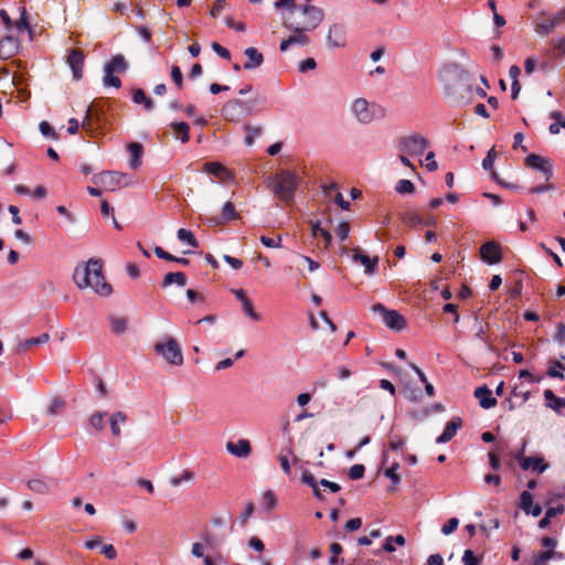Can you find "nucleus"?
I'll return each mask as SVG.
<instances>
[{"instance_id":"obj_51","label":"nucleus","mask_w":565,"mask_h":565,"mask_svg":"<svg viewBox=\"0 0 565 565\" xmlns=\"http://www.w3.org/2000/svg\"><path fill=\"white\" fill-rule=\"evenodd\" d=\"M263 504L265 505V508L267 510H271L276 507L277 504V498L276 495L274 494L273 491H266L264 494H263Z\"/></svg>"},{"instance_id":"obj_50","label":"nucleus","mask_w":565,"mask_h":565,"mask_svg":"<svg viewBox=\"0 0 565 565\" xmlns=\"http://www.w3.org/2000/svg\"><path fill=\"white\" fill-rule=\"evenodd\" d=\"M365 472V467L361 463L353 465L349 470V478L351 480H359L363 478Z\"/></svg>"},{"instance_id":"obj_48","label":"nucleus","mask_w":565,"mask_h":565,"mask_svg":"<svg viewBox=\"0 0 565 565\" xmlns=\"http://www.w3.org/2000/svg\"><path fill=\"white\" fill-rule=\"evenodd\" d=\"M396 191L401 194L404 193H413L415 191V186L409 180H399L396 184Z\"/></svg>"},{"instance_id":"obj_31","label":"nucleus","mask_w":565,"mask_h":565,"mask_svg":"<svg viewBox=\"0 0 565 565\" xmlns=\"http://www.w3.org/2000/svg\"><path fill=\"white\" fill-rule=\"evenodd\" d=\"M26 486L31 491L39 494H46L50 492L51 489L50 483L45 479L40 478L30 479L26 482Z\"/></svg>"},{"instance_id":"obj_9","label":"nucleus","mask_w":565,"mask_h":565,"mask_svg":"<svg viewBox=\"0 0 565 565\" xmlns=\"http://www.w3.org/2000/svg\"><path fill=\"white\" fill-rule=\"evenodd\" d=\"M524 166L542 172L546 181L553 177V161L550 158L531 153L524 159Z\"/></svg>"},{"instance_id":"obj_14","label":"nucleus","mask_w":565,"mask_h":565,"mask_svg":"<svg viewBox=\"0 0 565 565\" xmlns=\"http://www.w3.org/2000/svg\"><path fill=\"white\" fill-rule=\"evenodd\" d=\"M327 43L330 47H343L347 44V30L343 24L334 23L330 26L327 35Z\"/></svg>"},{"instance_id":"obj_26","label":"nucleus","mask_w":565,"mask_h":565,"mask_svg":"<svg viewBox=\"0 0 565 565\" xmlns=\"http://www.w3.org/2000/svg\"><path fill=\"white\" fill-rule=\"evenodd\" d=\"M353 260L354 262H360L363 266H364V271L365 274H369V275H372L375 270V267L377 265V257L375 258H370L369 256L366 255H362L360 254L358 250H355V253L353 254Z\"/></svg>"},{"instance_id":"obj_25","label":"nucleus","mask_w":565,"mask_h":565,"mask_svg":"<svg viewBox=\"0 0 565 565\" xmlns=\"http://www.w3.org/2000/svg\"><path fill=\"white\" fill-rule=\"evenodd\" d=\"M401 220L405 225L412 226V227L418 226V225L425 226V224H426L425 220L416 211H413V210H408V211L401 213Z\"/></svg>"},{"instance_id":"obj_17","label":"nucleus","mask_w":565,"mask_h":565,"mask_svg":"<svg viewBox=\"0 0 565 565\" xmlns=\"http://www.w3.org/2000/svg\"><path fill=\"white\" fill-rule=\"evenodd\" d=\"M226 450L237 458H247L252 454V445L248 439L242 438L236 443L227 441Z\"/></svg>"},{"instance_id":"obj_15","label":"nucleus","mask_w":565,"mask_h":565,"mask_svg":"<svg viewBox=\"0 0 565 565\" xmlns=\"http://www.w3.org/2000/svg\"><path fill=\"white\" fill-rule=\"evenodd\" d=\"M202 170L209 174L214 175L221 182H226L233 179L232 172L225 166L216 161L205 162Z\"/></svg>"},{"instance_id":"obj_45","label":"nucleus","mask_w":565,"mask_h":565,"mask_svg":"<svg viewBox=\"0 0 565 565\" xmlns=\"http://www.w3.org/2000/svg\"><path fill=\"white\" fill-rule=\"evenodd\" d=\"M106 413L105 412H96L89 417V424L97 430H102L104 428Z\"/></svg>"},{"instance_id":"obj_56","label":"nucleus","mask_w":565,"mask_h":565,"mask_svg":"<svg viewBox=\"0 0 565 565\" xmlns=\"http://www.w3.org/2000/svg\"><path fill=\"white\" fill-rule=\"evenodd\" d=\"M40 131L43 136L51 139H57V135L47 121H41L39 125Z\"/></svg>"},{"instance_id":"obj_37","label":"nucleus","mask_w":565,"mask_h":565,"mask_svg":"<svg viewBox=\"0 0 565 565\" xmlns=\"http://www.w3.org/2000/svg\"><path fill=\"white\" fill-rule=\"evenodd\" d=\"M177 237L193 248L199 247V242L190 230L180 228L177 233Z\"/></svg>"},{"instance_id":"obj_59","label":"nucleus","mask_w":565,"mask_h":565,"mask_svg":"<svg viewBox=\"0 0 565 565\" xmlns=\"http://www.w3.org/2000/svg\"><path fill=\"white\" fill-rule=\"evenodd\" d=\"M104 85L113 86L118 89L121 86V81L118 76H115L114 73H105Z\"/></svg>"},{"instance_id":"obj_46","label":"nucleus","mask_w":565,"mask_h":565,"mask_svg":"<svg viewBox=\"0 0 565 565\" xmlns=\"http://www.w3.org/2000/svg\"><path fill=\"white\" fill-rule=\"evenodd\" d=\"M111 331L116 334L124 333L127 329V321L124 318H111Z\"/></svg>"},{"instance_id":"obj_41","label":"nucleus","mask_w":565,"mask_h":565,"mask_svg":"<svg viewBox=\"0 0 565 565\" xmlns=\"http://www.w3.org/2000/svg\"><path fill=\"white\" fill-rule=\"evenodd\" d=\"M193 478L194 473L191 470L185 469L180 476L171 477L169 481L171 486L179 487L182 482L191 481Z\"/></svg>"},{"instance_id":"obj_40","label":"nucleus","mask_w":565,"mask_h":565,"mask_svg":"<svg viewBox=\"0 0 565 565\" xmlns=\"http://www.w3.org/2000/svg\"><path fill=\"white\" fill-rule=\"evenodd\" d=\"M533 507V495L529 491H523L520 495L519 508L524 513L530 514V509Z\"/></svg>"},{"instance_id":"obj_42","label":"nucleus","mask_w":565,"mask_h":565,"mask_svg":"<svg viewBox=\"0 0 565 565\" xmlns=\"http://www.w3.org/2000/svg\"><path fill=\"white\" fill-rule=\"evenodd\" d=\"M235 205L232 202H226L222 209V220L224 222H231L237 218Z\"/></svg>"},{"instance_id":"obj_21","label":"nucleus","mask_w":565,"mask_h":565,"mask_svg":"<svg viewBox=\"0 0 565 565\" xmlns=\"http://www.w3.org/2000/svg\"><path fill=\"white\" fill-rule=\"evenodd\" d=\"M244 54L247 57V61L243 65L244 70H255L264 63V55L255 47H247Z\"/></svg>"},{"instance_id":"obj_34","label":"nucleus","mask_w":565,"mask_h":565,"mask_svg":"<svg viewBox=\"0 0 565 565\" xmlns=\"http://www.w3.org/2000/svg\"><path fill=\"white\" fill-rule=\"evenodd\" d=\"M156 256L158 258H161V259H164V260H169V262H175V263H179L183 266H188L190 264V260L188 258H184V257H175L174 255L166 252L162 247L160 246H156L154 249H153Z\"/></svg>"},{"instance_id":"obj_7","label":"nucleus","mask_w":565,"mask_h":565,"mask_svg":"<svg viewBox=\"0 0 565 565\" xmlns=\"http://www.w3.org/2000/svg\"><path fill=\"white\" fill-rule=\"evenodd\" d=\"M351 110L356 118L358 121L361 124H369L371 122L377 111H382L381 107L375 104H370L364 98H358L355 99L351 105Z\"/></svg>"},{"instance_id":"obj_27","label":"nucleus","mask_w":565,"mask_h":565,"mask_svg":"<svg viewBox=\"0 0 565 565\" xmlns=\"http://www.w3.org/2000/svg\"><path fill=\"white\" fill-rule=\"evenodd\" d=\"M285 26L295 33L289 36V42H291V44L307 45L309 43V38L303 34V32L307 31L303 26H292L288 24H285Z\"/></svg>"},{"instance_id":"obj_57","label":"nucleus","mask_w":565,"mask_h":565,"mask_svg":"<svg viewBox=\"0 0 565 565\" xmlns=\"http://www.w3.org/2000/svg\"><path fill=\"white\" fill-rule=\"evenodd\" d=\"M463 565H479L480 557L476 556L471 550H466L462 556Z\"/></svg>"},{"instance_id":"obj_43","label":"nucleus","mask_w":565,"mask_h":565,"mask_svg":"<svg viewBox=\"0 0 565 565\" xmlns=\"http://www.w3.org/2000/svg\"><path fill=\"white\" fill-rule=\"evenodd\" d=\"M393 542H396L397 545H404L405 544V537L402 534H398L396 536H388L386 537L383 550L385 552L392 553L395 551V547L393 545Z\"/></svg>"},{"instance_id":"obj_1","label":"nucleus","mask_w":565,"mask_h":565,"mask_svg":"<svg viewBox=\"0 0 565 565\" xmlns=\"http://www.w3.org/2000/svg\"><path fill=\"white\" fill-rule=\"evenodd\" d=\"M73 279L79 289L89 287L102 297H107L113 292L111 286L103 275V260L99 258H90L87 263L78 264L75 267Z\"/></svg>"},{"instance_id":"obj_54","label":"nucleus","mask_w":565,"mask_h":565,"mask_svg":"<svg viewBox=\"0 0 565 565\" xmlns=\"http://www.w3.org/2000/svg\"><path fill=\"white\" fill-rule=\"evenodd\" d=\"M495 157H497V152L494 150V147H492L488 151L486 158L482 160V168L484 170H491L493 168Z\"/></svg>"},{"instance_id":"obj_32","label":"nucleus","mask_w":565,"mask_h":565,"mask_svg":"<svg viewBox=\"0 0 565 565\" xmlns=\"http://www.w3.org/2000/svg\"><path fill=\"white\" fill-rule=\"evenodd\" d=\"M126 422L127 415L121 411H118L111 415L109 424L111 433L115 437H119L121 435L119 423L125 424Z\"/></svg>"},{"instance_id":"obj_22","label":"nucleus","mask_w":565,"mask_h":565,"mask_svg":"<svg viewBox=\"0 0 565 565\" xmlns=\"http://www.w3.org/2000/svg\"><path fill=\"white\" fill-rule=\"evenodd\" d=\"M128 70V63L121 54H116L105 66V73H124Z\"/></svg>"},{"instance_id":"obj_19","label":"nucleus","mask_w":565,"mask_h":565,"mask_svg":"<svg viewBox=\"0 0 565 565\" xmlns=\"http://www.w3.org/2000/svg\"><path fill=\"white\" fill-rule=\"evenodd\" d=\"M462 420L460 417H454L450 419V422L447 423L444 431L439 437H437L436 443L444 444L454 438V436L457 434L458 429L461 428Z\"/></svg>"},{"instance_id":"obj_5","label":"nucleus","mask_w":565,"mask_h":565,"mask_svg":"<svg viewBox=\"0 0 565 565\" xmlns=\"http://www.w3.org/2000/svg\"><path fill=\"white\" fill-rule=\"evenodd\" d=\"M372 312L382 318L383 323L395 331H401L406 327V319L396 310L387 309L382 303H375L371 308Z\"/></svg>"},{"instance_id":"obj_63","label":"nucleus","mask_w":565,"mask_h":565,"mask_svg":"<svg viewBox=\"0 0 565 565\" xmlns=\"http://www.w3.org/2000/svg\"><path fill=\"white\" fill-rule=\"evenodd\" d=\"M554 340L558 342L561 345L565 344V324L558 323L556 327V332L554 334Z\"/></svg>"},{"instance_id":"obj_64","label":"nucleus","mask_w":565,"mask_h":565,"mask_svg":"<svg viewBox=\"0 0 565 565\" xmlns=\"http://www.w3.org/2000/svg\"><path fill=\"white\" fill-rule=\"evenodd\" d=\"M552 45L553 49L557 51L558 55H565V38L554 39Z\"/></svg>"},{"instance_id":"obj_44","label":"nucleus","mask_w":565,"mask_h":565,"mask_svg":"<svg viewBox=\"0 0 565 565\" xmlns=\"http://www.w3.org/2000/svg\"><path fill=\"white\" fill-rule=\"evenodd\" d=\"M552 558V550L539 552L533 556V565H546L547 562Z\"/></svg>"},{"instance_id":"obj_10","label":"nucleus","mask_w":565,"mask_h":565,"mask_svg":"<svg viewBox=\"0 0 565 565\" xmlns=\"http://www.w3.org/2000/svg\"><path fill=\"white\" fill-rule=\"evenodd\" d=\"M479 253L482 262L489 265H494L502 260L501 245L494 241L486 242L482 244Z\"/></svg>"},{"instance_id":"obj_60","label":"nucleus","mask_w":565,"mask_h":565,"mask_svg":"<svg viewBox=\"0 0 565 565\" xmlns=\"http://www.w3.org/2000/svg\"><path fill=\"white\" fill-rule=\"evenodd\" d=\"M397 469H398V463L395 462L390 468H387L384 472L385 476L387 478H390L394 484H397L401 481L399 476L397 475Z\"/></svg>"},{"instance_id":"obj_24","label":"nucleus","mask_w":565,"mask_h":565,"mask_svg":"<svg viewBox=\"0 0 565 565\" xmlns=\"http://www.w3.org/2000/svg\"><path fill=\"white\" fill-rule=\"evenodd\" d=\"M175 284L179 287H184L186 285V276L182 271L168 273L164 275L163 280L161 282L162 288H167L170 285Z\"/></svg>"},{"instance_id":"obj_30","label":"nucleus","mask_w":565,"mask_h":565,"mask_svg":"<svg viewBox=\"0 0 565 565\" xmlns=\"http://www.w3.org/2000/svg\"><path fill=\"white\" fill-rule=\"evenodd\" d=\"M132 102L135 104L143 105L146 110H151L154 107L153 100L148 97L141 88H136L132 90Z\"/></svg>"},{"instance_id":"obj_6","label":"nucleus","mask_w":565,"mask_h":565,"mask_svg":"<svg viewBox=\"0 0 565 565\" xmlns=\"http://www.w3.org/2000/svg\"><path fill=\"white\" fill-rule=\"evenodd\" d=\"M428 140L419 135H411L403 137L398 142V150L407 156H420L427 149Z\"/></svg>"},{"instance_id":"obj_61","label":"nucleus","mask_w":565,"mask_h":565,"mask_svg":"<svg viewBox=\"0 0 565 565\" xmlns=\"http://www.w3.org/2000/svg\"><path fill=\"white\" fill-rule=\"evenodd\" d=\"M301 481L305 484L309 486L311 489L319 486V482L316 480L315 476L309 470L303 471L301 476Z\"/></svg>"},{"instance_id":"obj_53","label":"nucleus","mask_w":565,"mask_h":565,"mask_svg":"<svg viewBox=\"0 0 565 565\" xmlns=\"http://www.w3.org/2000/svg\"><path fill=\"white\" fill-rule=\"evenodd\" d=\"M171 78L178 88L183 86V74L179 66H171Z\"/></svg>"},{"instance_id":"obj_55","label":"nucleus","mask_w":565,"mask_h":565,"mask_svg":"<svg viewBox=\"0 0 565 565\" xmlns=\"http://www.w3.org/2000/svg\"><path fill=\"white\" fill-rule=\"evenodd\" d=\"M335 233L341 241H345L349 237L350 224L347 221H342L335 228Z\"/></svg>"},{"instance_id":"obj_13","label":"nucleus","mask_w":565,"mask_h":565,"mask_svg":"<svg viewBox=\"0 0 565 565\" xmlns=\"http://www.w3.org/2000/svg\"><path fill=\"white\" fill-rule=\"evenodd\" d=\"M515 460L519 462L522 470L531 469L539 473H543L548 468V463L545 462L544 458L539 456L524 457L522 455H515Z\"/></svg>"},{"instance_id":"obj_33","label":"nucleus","mask_w":565,"mask_h":565,"mask_svg":"<svg viewBox=\"0 0 565 565\" xmlns=\"http://www.w3.org/2000/svg\"><path fill=\"white\" fill-rule=\"evenodd\" d=\"M49 340H50L49 333H42L39 337L30 338L23 342H20L18 344V351L21 352V351H25V350L30 349L33 345L44 344Z\"/></svg>"},{"instance_id":"obj_38","label":"nucleus","mask_w":565,"mask_h":565,"mask_svg":"<svg viewBox=\"0 0 565 565\" xmlns=\"http://www.w3.org/2000/svg\"><path fill=\"white\" fill-rule=\"evenodd\" d=\"M65 405L66 403L63 398L55 396L51 398L47 405V414L52 416L57 415L64 409Z\"/></svg>"},{"instance_id":"obj_20","label":"nucleus","mask_w":565,"mask_h":565,"mask_svg":"<svg viewBox=\"0 0 565 565\" xmlns=\"http://www.w3.org/2000/svg\"><path fill=\"white\" fill-rule=\"evenodd\" d=\"M475 397L479 399V404L482 408L489 409L497 405V398L492 396L491 390L486 385L477 387L473 393Z\"/></svg>"},{"instance_id":"obj_47","label":"nucleus","mask_w":565,"mask_h":565,"mask_svg":"<svg viewBox=\"0 0 565 565\" xmlns=\"http://www.w3.org/2000/svg\"><path fill=\"white\" fill-rule=\"evenodd\" d=\"M242 308H243V311L245 312V315L248 316L252 320H254V321L260 320V316L254 310L253 303L250 302V300L248 298L242 302Z\"/></svg>"},{"instance_id":"obj_62","label":"nucleus","mask_w":565,"mask_h":565,"mask_svg":"<svg viewBox=\"0 0 565 565\" xmlns=\"http://www.w3.org/2000/svg\"><path fill=\"white\" fill-rule=\"evenodd\" d=\"M212 50L221 57L225 58V60H230L231 58V53L230 51L222 46L220 43L217 42H213L212 43Z\"/></svg>"},{"instance_id":"obj_11","label":"nucleus","mask_w":565,"mask_h":565,"mask_svg":"<svg viewBox=\"0 0 565 565\" xmlns=\"http://www.w3.org/2000/svg\"><path fill=\"white\" fill-rule=\"evenodd\" d=\"M301 12L307 17L302 25L305 30L317 29L324 19L323 10L316 6L305 4L301 7Z\"/></svg>"},{"instance_id":"obj_4","label":"nucleus","mask_w":565,"mask_h":565,"mask_svg":"<svg viewBox=\"0 0 565 565\" xmlns=\"http://www.w3.org/2000/svg\"><path fill=\"white\" fill-rule=\"evenodd\" d=\"M153 348L169 364L173 366L183 364V353L175 339L167 338L164 342H157Z\"/></svg>"},{"instance_id":"obj_18","label":"nucleus","mask_w":565,"mask_h":565,"mask_svg":"<svg viewBox=\"0 0 565 565\" xmlns=\"http://www.w3.org/2000/svg\"><path fill=\"white\" fill-rule=\"evenodd\" d=\"M19 51V41L17 38L8 35L0 41V58L9 60Z\"/></svg>"},{"instance_id":"obj_12","label":"nucleus","mask_w":565,"mask_h":565,"mask_svg":"<svg viewBox=\"0 0 565 565\" xmlns=\"http://www.w3.org/2000/svg\"><path fill=\"white\" fill-rule=\"evenodd\" d=\"M125 178V173L107 171L96 175L94 182L102 184L106 190L114 191L117 186L121 185Z\"/></svg>"},{"instance_id":"obj_8","label":"nucleus","mask_w":565,"mask_h":565,"mask_svg":"<svg viewBox=\"0 0 565 565\" xmlns=\"http://www.w3.org/2000/svg\"><path fill=\"white\" fill-rule=\"evenodd\" d=\"M565 23V9L552 15H542L536 22L535 31L541 35H548L557 26Z\"/></svg>"},{"instance_id":"obj_52","label":"nucleus","mask_w":565,"mask_h":565,"mask_svg":"<svg viewBox=\"0 0 565 565\" xmlns=\"http://www.w3.org/2000/svg\"><path fill=\"white\" fill-rule=\"evenodd\" d=\"M201 536L206 546L211 550L216 548L220 544V540L209 531L203 532Z\"/></svg>"},{"instance_id":"obj_29","label":"nucleus","mask_w":565,"mask_h":565,"mask_svg":"<svg viewBox=\"0 0 565 565\" xmlns=\"http://www.w3.org/2000/svg\"><path fill=\"white\" fill-rule=\"evenodd\" d=\"M311 234L313 237L321 236L324 242V248H329L332 242V235L329 231L320 226V221L311 222Z\"/></svg>"},{"instance_id":"obj_23","label":"nucleus","mask_w":565,"mask_h":565,"mask_svg":"<svg viewBox=\"0 0 565 565\" xmlns=\"http://www.w3.org/2000/svg\"><path fill=\"white\" fill-rule=\"evenodd\" d=\"M130 153L129 167L135 170L141 166V157L143 154V147L139 142H130L128 145Z\"/></svg>"},{"instance_id":"obj_49","label":"nucleus","mask_w":565,"mask_h":565,"mask_svg":"<svg viewBox=\"0 0 565 565\" xmlns=\"http://www.w3.org/2000/svg\"><path fill=\"white\" fill-rule=\"evenodd\" d=\"M554 365L550 366L547 369V372L546 374L550 376V377H555V379H559V380H563L564 379V374L562 372H559L557 369H561V370H564L565 369V365L558 361H555L553 362Z\"/></svg>"},{"instance_id":"obj_16","label":"nucleus","mask_w":565,"mask_h":565,"mask_svg":"<svg viewBox=\"0 0 565 565\" xmlns=\"http://www.w3.org/2000/svg\"><path fill=\"white\" fill-rule=\"evenodd\" d=\"M85 56L79 50H71L67 55V64L72 70L73 78L79 81L83 77Z\"/></svg>"},{"instance_id":"obj_58","label":"nucleus","mask_w":565,"mask_h":565,"mask_svg":"<svg viewBox=\"0 0 565 565\" xmlns=\"http://www.w3.org/2000/svg\"><path fill=\"white\" fill-rule=\"evenodd\" d=\"M458 525H459V520L457 518H450L447 521V523L444 524L441 532L445 535H449L457 530Z\"/></svg>"},{"instance_id":"obj_35","label":"nucleus","mask_w":565,"mask_h":565,"mask_svg":"<svg viewBox=\"0 0 565 565\" xmlns=\"http://www.w3.org/2000/svg\"><path fill=\"white\" fill-rule=\"evenodd\" d=\"M93 110H94L93 105L87 107L86 115L81 125L82 128L90 135L94 134L98 129V127L94 122V111Z\"/></svg>"},{"instance_id":"obj_39","label":"nucleus","mask_w":565,"mask_h":565,"mask_svg":"<svg viewBox=\"0 0 565 565\" xmlns=\"http://www.w3.org/2000/svg\"><path fill=\"white\" fill-rule=\"evenodd\" d=\"M475 328H476V338L482 342L488 341L487 330L488 323L483 320H479L478 317L475 319Z\"/></svg>"},{"instance_id":"obj_36","label":"nucleus","mask_w":565,"mask_h":565,"mask_svg":"<svg viewBox=\"0 0 565 565\" xmlns=\"http://www.w3.org/2000/svg\"><path fill=\"white\" fill-rule=\"evenodd\" d=\"M243 102L241 99H231L224 104L222 115L226 119H233L238 108H242Z\"/></svg>"},{"instance_id":"obj_2","label":"nucleus","mask_w":565,"mask_h":565,"mask_svg":"<svg viewBox=\"0 0 565 565\" xmlns=\"http://www.w3.org/2000/svg\"><path fill=\"white\" fill-rule=\"evenodd\" d=\"M445 95L454 106L469 104L473 96L470 74L458 65L449 67L446 71Z\"/></svg>"},{"instance_id":"obj_3","label":"nucleus","mask_w":565,"mask_h":565,"mask_svg":"<svg viewBox=\"0 0 565 565\" xmlns=\"http://www.w3.org/2000/svg\"><path fill=\"white\" fill-rule=\"evenodd\" d=\"M276 181L273 185L274 194L285 203H290L294 200L295 192L298 188V175L290 170H282L275 177Z\"/></svg>"},{"instance_id":"obj_28","label":"nucleus","mask_w":565,"mask_h":565,"mask_svg":"<svg viewBox=\"0 0 565 565\" xmlns=\"http://www.w3.org/2000/svg\"><path fill=\"white\" fill-rule=\"evenodd\" d=\"M170 126H171L175 137L182 143H186L189 141V139H190V135H189L190 127H189V125L185 121H180V122H175L174 121Z\"/></svg>"}]
</instances>
